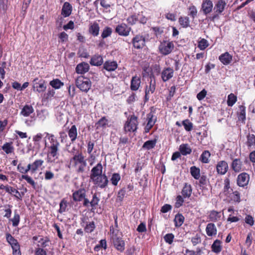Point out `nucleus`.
<instances>
[{"instance_id":"e433bc0d","label":"nucleus","mask_w":255,"mask_h":255,"mask_svg":"<svg viewBox=\"0 0 255 255\" xmlns=\"http://www.w3.org/2000/svg\"><path fill=\"white\" fill-rule=\"evenodd\" d=\"M239 111L237 112L238 118L239 120L244 122L246 120V107L243 105L239 106Z\"/></svg>"},{"instance_id":"c85d7f7f","label":"nucleus","mask_w":255,"mask_h":255,"mask_svg":"<svg viewBox=\"0 0 255 255\" xmlns=\"http://www.w3.org/2000/svg\"><path fill=\"white\" fill-rule=\"evenodd\" d=\"M226 5L227 3L224 0H218L216 3L214 8L215 13L221 14L225 10Z\"/></svg>"},{"instance_id":"774afa93","label":"nucleus","mask_w":255,"mask_h":255,"mask_svg":"<svg viewBox=\"0 0 255 255\" xmlns=\"http://www.w3.org/2000/svg\"><path fill=\"white\" fill-rule=\"evenodd\" d=\"M126 194V189L125 188H123L121 190H120L118 193V200L122 202Z\"/></svg>"},{"instance_id":"338daca9","label":"nucleus","mask_w":255,"mask_h":255,"mask_svg":"<svg viewBox=\"0 0 255 255\" xmlns=\"http://www.w3.org/2000/svg\"><path fill=\"white\" fill-rule=\"evenodd\" d=\"M199 182V186L200 187H204L205 185H207V176L204 175H202V176L200 175V178L198 179Z\"/></svg>"},{"instance_id":"20e7f679","label":"nucleus","mask_w":255,"mask_h":255,"mask_svg":"<svg viewBox=\"0 0 255 255\" xmlns=\"http://www.w3.org/2000/svg\"><path fill=\"white\" fill-rule=\"evenodd\" d=\"M146 41L145 35L138 34L133 36L131 42L134 48L141 49L145 46Z\"/></svg>"},{"instance_id":"a211bd4d","label":"nucleus","mask_w":255,"mask_h":255,"mask_svg":"<svg viewBox=\"0 0 255 255\" xmlns=\"http://www.w3.org/2000/svg\"><path fill=\"white\" fill-rule=\"evenodd\" d=\"M86 191L84 188H81L76 191L73 193V198L75 201L80 202L83 201H84L86 198Z\"/></svg>"},{"instance_id":"13d9d810","label":"nucleus","mask_w":255,"mask_h":255,"mask_svg":"<svg viewBox=\"0 0 255 255\" xmlns=\"http://www.w3.org/2000/svg\"><path fill=\"white\" fill-rule=\"evenodd\" d=\"M184 197L181 195H178L175 199V207L178 208L183 205L184 202Z\"/></svg>"},{"instance_id":"393cba45","label":"nucleus","mask_w":255,"mask_h":255,"mask_svg":"<svg viewBox=\"0 0 255 255\" xmlns=\"http://www.w3.org/2000/svg\"><path fill=\"white\" fill-rule=\"evenodd\" d=\"M213 7V4L211 0H203L202 4V9L204 13L206 15L210 13Z\"/></svg>"},{"instance_id":"4468645a","label":"nucleus","mask_w":255,"mask_h":255,"mask_svg":"<svg viewBox=\"0 0 255 255\" xmlns=\"http://www.w3.org/2000/svg\"><path fill=\"white\" fill-rule=\"evenodd\" d=\"M32 83L33 90L39 93L44 92L46 89L45 82L42 79L39 80L38 78H35Z\"/></svg>"},{"instance_id":"2eb2a0df","label":"nucleus","mask_w":255,"mask_h":255,"mask_svg":"<svg viewBox=\"0 0 255 255\" xmlns=\"http://www.w3.org/2000/svg\"><path fill=\"white\" fill-rule=\"evenodd\" d=\"M232 169L236 173H239L245 170L243 162L240 158H235L233 160L231 164Z\"/></svg>"},{"instance_id":"864d4df0","label":"nucleus","mask_w":255,"mask_h":255,"mask_svg":"<svg viewBox=\"0 0 255 255\" xmlns=\"http://www.w3.org/2000/svg\"><path fill=\"white\" fill-rule=\"evenodd\" d=\"M6 238L8 243L11 245V248L18 245L17 240L14 239L10 234H7L6 235Z\"/></svg>"},{"instance_id":"c756f323","label":"nucleus","mask_w":255,"mask_h":255,"mask_svg":"<svg viewBox=\"0 0 255 255\" xmlns=\"http://www.w3.org/2000/svg\"><path fill=\"white\" fill-rule=\"evenodd\" d=\"M156 87V81L154 76H153L152 78L150 77V81L149 82V86H146L145 87V93H147L149 94H153L155 90Z\"/></svg>"},{"instance_id":"f257e3e1","label":"nucleus","mask_w":255,"mask_h":255,"mask_svg":"<svg viewBox=\"0 0 255 255\" xmlns=\"http://www.w3.org/2000/svg\"><path fill=\"white\" fill-rule=\"evenodd\" d=\"M86 166V161L82 153L75 155L70 160L69 167L74 168L78 172H83Z\"/></svg>"},{"instance_id":"69168bd1","label":"nucleus","mask_w":255,"mask_h":255,"mask_svg":"<svg viewBox=\"0 0 255 255\" xmlns=\"http://www.w3.org/2000/svg\"><path fill=\"white\" fill-rule=\"evenodd\" d=\"M174 238V236L172 233L167 234L164 237L165 241L170 245L173 243Z\"/></svg>"},{"instance_id":"603ef678","label":"nucleus","mask_w":255,"mask_h":255,"mask_svg":"<svg viewBox=\"0 0 255 255\" xmlns=\"http://www.w3.org/2000/svg\"><path fill=\"white\" fill-rule=\"evenodd\" d=\"M113 32L112 28L109 26H106L101 33V37L103 39H105L111 35Z\"/></svg>"},{"instance_id":"6ab92c4d","label":"nucleus","mask_w":255,"mask_h":255,"mask_svg":"<svg viewBox=\"0 0 255 255\" xmlns=\"http://www.w3.org/2000/svg\"><path fill=\"white\" fill-rule=\"evenodd\" d=\"M118 66V63L116 61L108 60L104 63L102 71L105 70L108 72H113L117 69Z\"/></svg>"},{"instance_id":"5701e85b","label":"nucleus","mask_w":255,"mask_h":255,"mask_svg":"<svg viewBox=\"0 0 255 255\" xmlns=\"http://www.w3.org/2000/svg\"><path fill=\"white\" fill-rule=\"evenodd\" d=\"M100 26L98 23L94 21L91 23L89 26L88 32L94 37H96L99 34Z\"/></svg>"},{"instance_id":"412c9836","label":"nucleus","mask_w":255,"mask_h":255,"mask_svg":"<svg viewBox=\"0 0 255 255\" xmlns=\"http://www.w3.org/2000/svg\"><path fill=\"white\" fill-rule=\"evenodd\" d=\"M102 165L101 163H99L92 169L90 176V179L103 175V174H102Z\"/></svg>"},{"instance_id":"5fc2aeb1","label":"nucleus","mask_w":255,"mask_h":255,"mask_svg":"<svg viewBox=\"0 0 255 255\" xmlns=\"http://www.w3.org/2000/svg\"><path fill=\"white\" fill-rule=\"evenodd\" d=\"M44 163V161L42 159L36 160L33 163L31 164L32 166V173L35 172L37 169L41 166Z\"/></svg>"},{"instance_id":"f3484780","label":"nucleus","mask_w":255,"mask_h":255,"mask_svg":"<svg viewBox=\"0 0 255 255\" xmlns=\"http://www.w3.org/2000/svg\"><path fill=\"white\" fill-rule=\"evenodd\" d=\"M49 139L52 143V144L50 147V151L49 152V154L52 156L54 158L53 160H55V158H57V154L58 143L55 140L54 137L53 135L50 136L49 137Z\"/></svg>"},{"instance_id":"f704fd0d","label":"nucleus","mask_w":255,"mask_h":255,"mask_svg":"<svg viewBox=\"0 0 255 255\" xmlns=\"http://www.w3.org/2000/svg\"><path fill=\"white\" fill-rule=\"evenodd\" d=\"M179 150L182 155H186L190 154L192 152L191 148L189 146L188 144H182L179 146Z\"/></svg>"},{"instance_id":"9d476101","label":"nucleus","mask_w":255,"mask_h":255,"mask_svg":"<svg viewBox=\"0 0 255 255\" xmlns=\"http://www.w3.org/2000/svg\"><path fill=\"white\" fill-rule=\"evenodd\" d=\"M250 177L246 172H242L239 174L237 179V184L241 187H247L249 184Z\"/></svg>"},{"instance_id":"ddd939ff","label":"nucleus","mask_w":255,"mask_h":255,"mask_svg":"<svg viewBox=\"0 0 255 255\" xmlns=\"http://www.w3.org/2000/svg\"><path fill=\"white\" fill-rule=\"evenodd\" d=\"M99 201L100 198L97 196V193H95L93 195L92 200L89 201L88 198L85 199L83 203V205L86 207H88L90 206L93 209H96Z\"/></svg>"},{"instance_id":"6e6d98bb","label":"nucleus","mask_w":255,"mask_h":255,"mask_svg":"<svg viewBox=\"0 0 255 255\" xmlns=\"http://www.w3.org/2000/svg\"><path fill=\"white\" fill-rule=\"evenodd\" d=\"M121 178V175L119 173H113L111 178L112 184L114 186H117Z\"/></svg>"},{"instance_id":"9b49d317","label":"nucleus","mask_w":255,"mask_h":255,"mask_svg":"<svg viewBox=\"0 0 255 255\" xmlns=\"http://www.w3.org/2000/svg\"><path fill=\"white\" fill-rule=\"evenodd\" d=\"M174 71L172 68L169 67H164L161 72V78L163 82L169 81L174 76Z\"/></svg>"},{"instance_id":"a19ab883","label":"nucleus","mask_w":255,"mask_h":255,"mask_svg":"<svg viewBox=\"0 0 255 255\" xmlns=\"http://www.w3.org/2000/svg\"><path fill=\"white\" fill-rule=\"evenodd\" d=\"M68 135L72 141L75 140L77 136V130L75 125H73L69 130Z\"/></svg>"},{"instance_id":"f8f14e48","label":"nucleus","mask_w":255,"mask_h":255,"mask_svg":"<svg viewBox=\"0 0 255 255\" xmlns=\"http://www.w3.org/2000/svg\"><path fill=\"white\" fill-rule=\"evenodd\" d=\"M216 167L217 173L221 175H225L229 169L228 164L225 160L219 161L216 164Z\"/></svg>"},{"instance_id":"79ce46f5","label":"nucleus","mask_w":255,"mask_h":255,"mask_svg":"<svg viewBox=\"0 0 255 255\" xmlns=\"http://www.w3.org/2000/svg\"><path fill=\"white\" fill-rule=\"evenodd\" d=\"M156 139L149 140L145 141L142 145V148L147 150H150L153 148L156 145Z\"/></svg>"},{"instance_id":"c9c22d12","label":"nucleus","mask_w":255,"mask_h":255,"mask_svg":"<svg viewBox=\"0 0 255 255\" xmlns=\"http://www.w3.org/2000/svg\"><path fill=\"white\" fill-rule=\"evenodd\" d=\"M108 124V119H106V117H103L95 124V126L96 129L106 128Z\"/></svg>"},{"instance_id":"c03bdc74","label":"nucleus","mask_w":255,"mask_h":255,"mask_svg":"<svg viewBox=\"0 0 255 255\" xmlns=\"http://www.w3.org/2000/svg\"><path fill=\"white\" fill-rule=\"evenodd\" d=\"M190 173L195 179H198L200 178V170L199 168L193 166L190 167Z\"/></svg>"},{"instance_id":"6e6552de","label":"nucleus","mask_w":255,"mask_h":255,"mask_svg":"<svg viewBox=\"0 0 255 255\" xmlns=\"http://www.w3.org/2000/svg\"><path fill=\"white\" fill-rule=\"evenodd\" d=\"M91 180L95 186L101 189L106 187L109 183L108 177L105 174H103Z\"/></svg>"},{"instance_id":"7c9ffc66","label":"nucleus","mask_w":255,"mask_h":255,"mask_svg":"<svg viewBox=\"0 0 255 255\" xmlns=\"http://www.w3.org/2000/svg\"><path fill=\"white\" fill-rule=\"evenodd\" d=\"M207 235L209 237L215 236L217 234V228L213 223H209L206 228Z\"/></svg>"},{"instance_id":"bf43d9fd","label":"nucleus","mask_w":255,"mask_h":255,"mask_svg":"<svg viewBox=\"0 0 255 255\" xmlns=\"http://www.w3.org/2000/svg\"><path fill=\"white\" fill-rule=\"evenodd\" d=\"M43 135L41 133H38L35 135L33 136V141L34 142V145L37 146L38 148L40 147L39 142L41 140Z\"/></svg>"},{"instance_id":"72a5a7b5","label":"nucleus","mask_w":255,"mask_h":255,"mask_svg":"<svg viewBox=\"0 0 255 255\" xmlns=\"http://www.w3.org/2000/svg\"><path fill=\"white\" fill-rule=\"evenodd\" d=\"M221 217V214L220 212H218L215 210H212L209 212L208 218L211 221L217 222Z\"/></svg>"},{"instance_id":"bb28decb","label":"nucleus","mask_w":255,"mask_h":255,"mask_svg":"<svg viewBox=\"0 0 255 255\" xmlns=\"http://www.w3.org/2000/svg\"><path fill=\"white\" fill-rule=\"evenodd\" d=\"M192 193V188L191 184L188 183H185L184 186L181 190V194L184 198H189Z\"/></svg>"},{"instance_id":"0e129e2a","label":"nucleus","mask_w":255,"mask_h":255,"mask_svg":"<svg viewBox=\"0 0 255 255\" xmlns=\"http://www.w3.org/2000/svg\"><path fill=\"white\" fill-rule=\"evenodd\" d=\"M191 242L193 246H196L197 244L201 243V238L200 235L196 234L195 236L192 238Z\"/></svg>"},{"instance_id":"1a4fd4ad","label":"nucleus","mask_w":255,"mask_h":255,"mask_svg":"<svg viewBox=\"0 0 255 255\" xmlns=\"http://www.w3.org/2000/svg\"><path fill=\"white\" fill-rule=\"evenodd\" d=\"M131 30V27L128 26L127 24L122 23L117 25L115 32L120 36H128Z\"/></svg>"},{"instance_id":"a878e982","label":"nucleus","mask_w":255,"mask_h":255,"mask_svg":"<svg viewBox=\"0 0 255 255\" xmlns=\"http://www.w3.org/2000/svg\"><path fill=\"white\" fill-rule=\"evenodd\" d=\"M90 69L88 63L83 62L78 64L76 67V72L78 74H84L87 72Z\"/></svg>"},{"instance_id":"473e14b6","label":"nucleus","mask_w":255,"mask_h":255,"mask_svg":"<svg viewBox=\"0 0 255 255\" xmlns=\"http://www.w3.org/2000/svg\"><path fill=\"white\" fill-rule=\"evenodd\" d=\"M222 242L219 240H216L211 246L212 251L216 254L220 253L222 249Z\"/></svg>"},{"instance_id":"4c0bfd02","label":"nucleus","mask_w":255,"mask_h":255,"mask_svg":"<svg viewBox=\"0 0 255 255\" xmlns=\"http://www.w3.org/2000/svg\"><path fill=\"white\" fill-rule=\"evenodd\" d=\"M34 112L33 107L30 105H25L22 108L20 114L24 117H28Z\"/></svg>"},{"instance_id":"423d86ee","label":"nucleus","mask_w":255,"mask_h":255,"mask_svg":"<svg viewBox=\"0 0 255 255\" xmlns=\"http://www.w3.org/2000/svg\"><path fill=\"white\" fill-rule=\"evenodd\" d=\"M113 234L112 239L115 247L119 251L123 252L125 250V243L121 237V234L119 235L118 233L116 234L114 232Z\"/></svg>"},{"instance_id":"49530a36","label":"nucleus","mask_w":255,"mask_h":255,"mask_svg":"<svg viewBox=\"0 0 255 255\" xmlns=\"http://www.w3.org/2000/svg\"><path fill=\"white\" fill-rule=\"evenodd\" d=\"M63 15H64V5L62 6L61 8V15L56 21V26L59 31L61 30L63 28H64V26H63Z\"/></svg>"},{"instance_id":"680f3d73","label":"nucleus","mask_w":255,"mask_h":255,"mask_svg":"<svg viewBox=\"0 0 255 255\" xmlns=\"http://www.w3.org/2000/svg\"><path fill=\"white\" fill-rule=\"evenodd\" d=\"M72 6L68 2H65V17L69 16L72 12Z\"/></svg>"},{"instance_id":"7ed1b4c3","label":"nucleus","mask_w":255,"mask_h":255,"mask_svg":"<svg viewBox=\"0 0 255 255\" xmlns=\"http://www.w3.org/2000/svg\"><path fill=\"white\" fill-rule=\"evenodd\" d=\"M138 125V118L134 114L129 115L126 122L124 129L126 132H135Z\"/></svg>"},{"instance_id":"cd10ccee","label":"nucleus","mask_w":255,"mask_h":255,"mask_svg":"<svg viewBox=\"0 0 255 255\" xmlns=\"http://www.w3.org/2000/svg\"><path fill=\"white\" fill-rule=\"evenodd\" d=\"M219 59L223 64L227 65L232 61L233 56L229 52H226L222 54L219 57Z\"/></svg>"},{"instance_id":"ea45409f","label":"nucleus","mask_w":255,"mask_h":255,"mask_svg":"<svg viewBox=\"0 0 255 255\" xmlns=\"http://www.w3.org/2000/svg\"><path fill=\"white\" fill-rule=\"evenodd\" d=\"M139 14H132L128 16L127 18L128 23L130 25H133L135 24L138 21V17Z\"/></svg>"},{"instance_id":"37998d69","label":"nucleus","mask_w":255,"mask_h":255,"mask_svg":"<svg viewBox=\"0 0 255 255\" xmlns=\"http://www.w3.org/2000/svg\"><path fill=\"white\" fill-rule=\"evenodd\" d=\"M246 143L248 147L255 146V135L249 133L247 136Z\"/></svg>"},{"instance_id":"dca6fc26","label":"nucleus","mask_w":255,"mask_h":255,"mask_svg":"<svg viewBox=\"0 0 255 255\" xmlns=\"http://www.w3.org/2000/svg\"><path fill=\"white\" fill-rule=\"evenodd\" d=\"M32 240L34 242L35 244H37V246L39 248H45L49 246L50 241L47 237H43L42 236H34L32 238Z\"/></svg>"},{"instance_id":"2f4dec72","label":"nucleus","mask_w":255,"mask_h":255,"mask_svg":"<svg viewBox=\"0 0 255 255\" xmlns=\"http://www.w3.org/2000/svg\"><path fill=\"white\" fill-rule=\"evenodd\" d=\"M185 218L181 213H177L174 218V222L175 227L176 228L180 227L183 224Z\"/></svg>"},{"instance_id":"052dcab7","label":"nucleus","mask_w":255,"mask_h":255,"mask_svg":"<svg viewBox=\"0 0 255 255\" xmlns=\"http://www.w3.org/2000/svg\"><path fill=\"white\" fill-rule=\"evenodd\" d=\"M50 85L55 89H59L62 86H63V83L61 82L59 79H56L51 81L50 82Z\"/></svg>"},{"instance_id":"de8ad7c7","label":"nucleus","mask_w":255,"mask_h":255,"mask_svg":"<svg viewBox=\"0 0 255 255\" xmlns=\"http://www.w3.org/2000/svg\"><path fill=\"white\" fill-rule=\"evenodd\" d=\"M12 142H6L2 146V149L6 153L9 154L13 152L14 148Z\"/></svg>"},{"instance_id":"aec40b11","label":"nucleus","mask_w":255,"mask_h":255,"mask_svg":"<svg viewBox=\"0 0 255 255\" xmlns=\"http://www.w3.org/2000/svg\"><path fill=\"white\" fill-rule=\"evenodd\" d=\"M90 64L92 66H100L104 64L103 56L99 54H95L93 55L90 61Z\"/></svg>"},{"instance_id":"e2e57ef3","label":"nucleus","mask_w":255,"mask_h":255,"mask_svg":"<svg viewBox=\"0 0 255 255\" xmlns=\"http://www.w3.org/2000/svg\"><path fill=\"white\" fill-rule=\"evenodd\" d=\"M95 229V225L94 222L87 224L85 227V231L87 233H92Z\"/></svg>"},{"instance_id":"4d7b16f0","label":"nucleus","mask_w":255,"mask_h":255,"mask_svg":"<svg viewBox=\"0 0 255 255\" xmlns=\"http://www.w3.org/2000/svg\"><path fill=\"white\" fill-rule=\"evenodd\" d=\"M208 46L209 43L208 41L204 38H202L198 41V47L200 50H203Z\"/></svg>"},{"instance_id":"3c124183","label":"nucleus","mask_w":255,"mask_h":255,"mask_svg":"<svg viewBox=\"0 0 255 255\" xmlns=\"http://www.w3.org/2000/svg\"><path fill=\"white\" fill-rule=\"evenodd\" d=\"M237 97L234 94L231 93L228 96L227 105L229 107H232L237 102Z\"/></svg>"},{"instance_id":"4be33fe9","label":"nucleus","mask_w":255,"mask_h":255,"mask_svg":"<svg viewBox=\"0 0 255 255\" xmlns=\"http://www.w3.org/2000/svg\"><path fill=\"white\" fill-rule=\"evenodd\" d=\"M141 78L140 76L135 75L133 76L130 81V88L131 91H137L140 86Z\"/></svg>"},{"instance_id":"0eeeda50","label":"nucleus","mask_w":255,"mask_h":255,"mask_svg":"<svg viewBox=\"0 0 255 255\" xmlns=\"http://www.w3.org/2000/svg\"><path fill=\"white\" fill-rule=\"evenodd\" d=\"M157 121L156 117L154 115L152 111H151L146 115V124L144 127V132L148 133L150 130L153 128Z\"/></svg>"},{"instance_id":"39448f33","label":"nucleus","mask_w":255,"mask_h":255,"mask_svg":"<svg viewBox=\"0 0 255 255\" xmlns=\"http://www.w3.org/2000/svg\"><path fill=\"white\" fill-rule=\"evenodd\" d=\"M174 47L173 41L163 40L159 46V50L162 55H167L172 52Z\"/></svg>"},{"instance_id":"b1692460","label":"nucleus","mask_w":255,"mask_h":255,"mask_svg":"<svg viewBox=\"0 0 255 255\" xmlns=\"http://www.w3.org/2000/svg\"><path fill=\"white\" fill-rule=\"evenodd\" d=\"M230 202L234 203H240L241 201L240 193L237 191L231 192L226 196Z\"/></svg>"},{"instance_id":"a18cd8bd","label":"nucleus","mask_w":255,"mask_h":255,"mask_svg":"<svg viewBox=\"0 0 255 255\" xmlns=\"http://www.w3.org/2000/svg\"><path fill=\"white\" fill-rule=\"evenodd\" d=\"M211 156V153L208 150L204 151L201 154L200 160L202 163H208L209 162V157Z\"/></svg>"},{"instance_id":"f03ea898","label":"nucleus","mask_w":255,"mask_h":255,"mask_svg":"<svg viewBox=\"0 0 255 255\" xmlns=\"http://www.w3.org/2000/svg\"><path fill=\"white\" fill-rule=\"evenodd\" d=\"M76 85L82 92L87 93L91 88L92 82L89 78L80 76L76 80Z\"/></svg>"},{"instance_id":"09e8293b","label":"nucleus","mask_w":255,"mask_h":255,"mask_svg":"<svg viewBox=\"0 0 255 255\" xmlns=\"http://www.w3.org/2000/svg\"><path fill=\"white\" fill-rule=\"evenodd\" d=\"M179 23L182 27L187 28L189 26V18L187 16H180L179 18Z\"/></svg>"},{"instance_id":"8fccbe9b","label":"nucleus","mask_w":255,"mask_h":255,"mask_svg":"<svg viewBox=\"0 0 255 255\" xmlns=\"http://www.w3.org/2000/svg\"><path fill=\"white\" fill-rule=\"evenodd\" d=\"M182 125L184 126V129L187 131H190L193 129V124L188 119L183 120Z\"/></svg>"},{"instance_id":"58836bf2","label":"nucleus","mask_w":255,"mask_h":255,"mask_svg":"<svg viewBox=\"0 0 255 255\" xmlns=\"http://www.w3.org/2000/svg\"><path fill=\"white\" fill-rule=\"evenodd\" d=\"M233 191V189L230 187V180L229 178H226L224 180V186L223 188V193L226 196L229 193Z\"/></svg>"}]
</instances>
